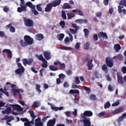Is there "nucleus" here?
Listing matches in <instances>:
<instances>
[{
    "instance_id": "obj_1",
    "label": "nucleus",
    "mask_w": 126,
    "mask_h": 126,
    "mask_svg": "<svg viewBox=\"0 0 126 126\" xmlns=\"http://www.w3.org/2000/svg\"><path fill=\"white\" fill-rule=\"evenodd\" d=\"M24 39V40H21L20 41V43L22 47H26V46H28V45H32L33 44V38L30 37V36L25 35Z\"/></svg>"
},
{
    "instance_id": "obj_2",
    "label": "nucleus",
    "mask_w": 126,
    "mask_h": 126,
    "mask_svg": "<svg viewBox=\"0 0 126 126\" xmlns=\"http://www.w3.org/2000/svg\"><path fill=\"white\" fill-rule=\"evenodd\" d=\"M61 1H62L61 0H55L51 3H49L46 5V7L45 8V11H46V12H50V11L52 10V8H53V7H56V6L60 5Z\"/></svg>"
},
{
    "instance_id": "obj_3",
    "label": "nucleus",
    "mask_w": 126,
    "mask_h": 126,
    "mask_svg": "<svg viewBox=\"0 0 126 126\" xmlns=\"http://www.w3.org/2000/svg\"><path fill=\"white\" fill-rule=\"evenodd\" d=\"M26 6H28L32 9V13L34 14V15H38L39 14V12L36 10V6L35 5H33L31 1H28L26 3Z\"/></svg>"
},
{
    "instance_id": "obj_4",
    "label": "nucleus",
    "mask_w": 126,
    "mask_h": 126,
    "mask_svg": "<svg viewBox=\"0 0 126 126\" xmlns=\"http://www.w3.org/2000/svg\"><path fill=\"white\" fill-rule=\"evenodd\" d=\"M17 65L19 68L15 70V72L16 75H20V76H21V75H22V73H24V71H25V69H24V67L22 66L20 63H18Z\"/></svg>"
},
{
    "instance_id": "obj_5",
    "label": "nucleus",
    "mask_w": 126,
    "mask_h": 126,
    "mask_svg": "<svg viewBox=\"0 0 126 126\" xmlns=\"http://www.w3.org/2000/svg\"><path fill=\"white\" fill-rule=\"evenodd\" d=\"M23 19L24 24L26 27H32V26H34V22L32 19L26 18H24Z\"/></svg>"
},
{
    "instance_id": "obj_6",
    "label": "nucleus",
    "mask_w": 126,
    "mask_h": 126,
    "mask_svg": "<svg viewBox=\"0 0 126 126\" xmlns=\"http://www.w3.org/2000/svg\"><path fill=\"white\" fill-rule=\"evenodd\" d=\"M105 63L108 67H113L114 66V60L110 57L106 58Z\"/></svg>"
},
{
    "instance_id": "obj_7",
    "label": "nucleus",
    "mask_w": 126,
    "mask_h": 126,
    "mask_svg": "<svg viewBox=\"0 0 126 126\" xmlns=\"http://www.w3.org/2000/svg\"><path fill=\"white\" fill-rule=\"evenodd\" d=\"M22 62L24 64V65H26V64H28V65H31L33 63H34V59L33 58H31L30 59H24L22 60Z\"/></svg>"
},
{
    "instance_id": "obj_8",
    "label": "nucleus",
    "mask_w": 126,
    "mask_h": 126,
    "mask_svg": "<svg viewBox=\"0 0 126 126\" xmlns=\"http://www.w3.org/2000/svg\"><path fill=\"white\" fill-rule=\"evenodd\" d=\"M92 116H93V112L89 110L85 111L83 114H81V118H87V117H92Z\"/></svg>"
},
{
    "instance_id": "obj_9",
    "label": "nucleus",
    "mask_w": 126,
    "mask_h": 126,
    "mask_svg": "<svg viewBox=\"0 0 126 126\" xmlns=\"http://www.w3.org/2000/svg\"><path fill=\"white\" fill-rule=\"evenodd\" d=\"M82 119H83L82 121L84 124L83 126H91L90 118H82Z\"/></svg>"
},
{
    "instance_id": "obj_10",
    "label": "nucleus",
    "mask_w": 126,
    "mask_h": 126,
    "mask_svg": "<svg viewBox=\"0 0 126 126\" xmlns=\"http://www.w3.org/2000/svg\"><path fill=\"white\" fill-rule=\"evenodd\" d=\"M43 56L47 61L51 60L52 59V56L51 55V52L49 51H45L43 54Z\"/></svg>"
},
{
    "instance_id": "obj_11",
    "label": "nucleus",
    "mask_w": 126,
    "mask_h": 126,
    "mask_svg": "<svg viewBox=\"0 0 126 126\" xmlns=\"http://www.w3.org/2000/svg\"><path fill=\"white\" fill-rule=\"evenodd\" d=\"M12 107L14 110H16L17 112H21V111H23V108L18 104H12Z\"/></svg>"
},
{
    "instance_id": "obj_12",
    "label": "nucleus",
    "mask_w": 126,
    "mask_h": 126,
    "mask_svg": "<svg viewBox=\"0 0 126 126\" xmlns=\"http://www.w3.org/2000/svg\"><path fill=\"white\" fill-rule=\"evenodd\" d=\"M98 38H103V39H106V40L108 39V35L106 32H100L98 33Z\"/></svg>"
},
{
    "instance_id": "obj_13",
    "label": "nucleus",
    "mask_w": 126,
    "mask_h": 126,
    "mask_svg": "<svg viewBox=\"0 0 126 126\" xmlns=\"http://www.w3.org/2000/svg\"><path fill=\"white\" fill-rule=\"evenodd\" d=\"M5 29H6V30H8V29H9V31L10 32H11V33H14V32H15V29L12 26L11 24L6 25Z\"/></svg>"
},
{
    "instance_id": "obj_14",
    "label": "nucleus",
    "mask_w": 126,
    "mask_h": 126,
    "mask_svg": "<svg viewBox=\"0 0 126 126\" xmlns=\"http://www.w3.org/2000/svg\"><path fill=\"white\" fill-rule=\"evenodd\" d=\"M3 53H7V57L8 59L12 58V52L9 49H5L2 51Z\"/></svg>"
},
{
    "instance_id": "obj_15",
    "label": "nucleus",
    "mask_w": 126,
    "mask_h": 126,
    "mask_svg": "<svg viewBox=\"0 0 126 126\" xmlns=\"http://www.w3.org/2000/svg\"><path fill=\"white\" fill-rule=\"evenodd\" d=\"M56 119L55 118L50 119L48 121L47 123V126H54L56 124Z\"/></svg>"
},
{
    "instance_id": "obj_16",
    "label": "nucleus",
    "mask_w": 126,
    "mask_h": 126,
    "mask_svg": "<svg viewBox=\"0 0 126 126\" xmlns=\"http://www.w3.org/2000/svg\"><path fill=\"white\" fill-rule=\"evenodd\" d=\"M20 7H18L17 8V11L18 12L21 13L22 11H26L27 10V6L22 5H20Z\"/></svg>"
},
{
    "instance_id": "obj_17",
    "label": "nucleus",
    "mask_w": 126,
    "mask_h": 126,
    "mask_svg": "<svg viewBox=\"0 0 126 126\" xmlns=\"http://www.w3.org/2000/svg\"><path fill=\"white\" fill-rule=\"evenodd\" d=\"M34 125H35V121L32 120L29 121V120L24 124L25 126H33Z\"/></svg>"
},
{
    "instance_id": "obj_18",
    "label": "nucleus",
    "mask_w": 126,
    "mask_h": 126,
    "mask_svg": "<svg viewBox=\"0 0 126 126\" xmlns=\"http://www.w3.org/2000/svg\"><path fill=\"white\" fill-rule=\"evenodd\" d=\"M117 81L119 84L123 85L125 83V81H124V78L120 75H117Z\"/></svg>"
},
{
    "instance_id": "obj_19",
    "label": "nucleus",
    "mask_w": 126,
    "mask_h": 126,
    "mask_svg": "<svg viewBox=\"0 0 126 126\" xmlns=\"http://www.w3.org/2000/svg\"><path fill=\"white\" fill-rule=\"evenodd\" d=\"M71 12H72L73 13H75V12H78V15H80V16H83L84 15L83 12L81 11L79 9H74L71 11Z\"/></svg>"
},
{
    "instance_id": "obj_20",
    "label": "nucleus",
    "mask_w": 126,
    "mask_h": 126,
    "mask_svg": "<svg viewBox=\"0 0 126 126\" xmlns=\"http://www.w3.org/2000/svg\"><path fill=\"white\" fill-rule=\"evenodd\" d=\"M70 94H75L74 96L77 97L79 94V90H71L69 91Z\"/></svg>"
},
{
    "instance_id": "obj_21",
    "label": "nucleus",
    "mask_w": 126,
    "mask_h": 126,
    "mask_svg": "<svg viewBox=\"0 0 126 126\" xmlns=\"http://www.w3.org/2000/svg\"><path fill=\"white\" fill-rule=\"evenodd\" d=\"M44 39V35L41 33H38L35 35V40L37 41H41Z\"/></svg>"
},
{
    "instance_id": "obj_22",
    "label": "nucleus",
    "mask_w": 126,
    "mask_h": 126,
    "mask_svg": "<svg viewBox=\"0 0 126 126\" xmlns=\"http://www.w3.org/2000/svg\"><path fill=\"white\" fill-rule=\"evenodd\" d=\"M62 8L63 9H70L72 8V7L71 5H70V4L69 3H64L63 4Z\"/></svg>"
},
{
    "instance_id": "obj_23",
    "label": "nucleus",
    "mask_w": 126,
    "mask_h": 126,
    "mask_svg": "<svg viewBox=\"0 0 126 126\" xmlns=\"http://www.w3.org/2000/svg\"><path fill=\"white\" fill-rule=\"evenodd\" d=\"M75 22L76 23H79L80 24H82L83 23H87L88 21L87 19H80L75 20Z\"/></svg>"
},
{
    "instance_id": "obj_24",
    "label": "nucleus",
    "mask_w": 126,
    "mask_h": 126,
    "mask_svg": "<svg viewBox=\"0 0 126 126\" xmlns=\"http://www.w3.org/2000/svg\"><path fill=\"white\" fill-rule=\"evenodd\" d=\"M12 91H15V92H17V93L18 94L19 99L21 100L22 99V95H21V94H20V92H22V90L12 89Z\"/></svg>"
},
{
    "instance_id": "obj_25",
    "label": "nucleus",
    "mask_w": 126,
    "mask_h": 126,
    "mask_svg": "<svg viewBox=\"0 0 126 126\" xmlns=\"http://www.w3.org/2000/svg\"><path fill=\"white\" fill-rule=\"evenodd\" d=\"M93 62V60L91 59L90 60V62L88 63L87 65H88V70H91L92 68H93V64H92V63Z\"/></svg>"
},
{
    "instance_id": "obj_26",
    "label": "nucleus",
    "mask_w": 126,
    "mask_h": 126,
    "mask_svg": "<svg viewBox=\"0 0 126 126\" xmlns=\"http://www.w3.org/2000/svg\"><path fill=\"white\" fill-rule=\"evenodd\" d=\"M122 112H124V108L123 107H119L113 111V114L116 115L117 114H120V113H122Z\"/></svg>"
},
{
    "instance_id": "obj_27",
    "label": "nucleus",
    "mask_w": 126,
    "mask_h": 126,
    "mask_svg": "<svg viewBox=\"0 0 126 126\" xmlns=\"http://www.w3.org/2000/svg\"><path fill=\"white\" fill-rule=\"evenodd\" d=\"M114 49L115 50L116 52H118L122 49V47H121V45L120 44H116L114 45Z\"/></svg>"
},
{
    "instance_id": "obj_28",
    "label": "nucleus",
    "mask_w": 126,
    "mask_h": 126,
    "mask_svg": "<svg viewBox=\"0 0 126 126\" xmlns=\"http://www.w3.org/2000/svg\"><path fill=\"white\" fill-rule=\"evenodd\" d=\"M2 113L3 114H7V115H9L11 113V108L10 107H7L6 110H3Z\"/></svg>"
},
{
    "instance_id": "obj_29",
    "label": "nucleus",
    "mask_w": 126,
    "mask_h": 126,
    "mask_svg": "<svg viewBox=\"0 0 126 126\" xmlns=\"http://www.w3.org/2000/svg\"><path fill=\"white\" fill-rule=\"evenodd\" d=\"M36 58H37V59L38 60H39V61H41L42 62H43V61H45V58H44V57H43V55L42 54H40L39 55H38V54H36L35 55Z\"/></svg>"
},
{
    "instance_id": "obj_30",
    "label": "nucleus",
    "mask_w": 126,
    "mask_h": 126,
    "mask_svg": "<svg viewBox=\"0 0 126 126\" xmlns=\"http://www.w3.org/2000/svg\"><path fill=\"white\" fill-rule=\"evenodd\" d=\"M42 63L41 64L42 67H44V68H47L48 67V62L46 61V60L42 61Z\"/></svg>"
},
{
    "instance_id": "obj_31",
    "label": "nucleus",
    "mask_w": 126,
    "mask_h": 126,
    "mask_svg": "<svg viewBox=\"0 0 126 126\" xmlns=\"http://www.w3.org/2000/svg\"><path fill=\"white\" fill-rule=\"evenodd\" d=\"M29 114L31 115V117L32 118V121H34L36 116H35V114H34V111H29Z\"/></svg>"
},
{
    "instance_id": "obj_32",
    "label": "nucleus",
    "mask_w": 126,
    "mask_h": 126,
    "mask_svg": "<svg viewBox=\"0 0 126 126\" xmlns=\"http://www.w3.org/2000/svg\"><path fill=\"white\" fill-rule=\"evenodd\" d=\"M40 88H41V85H38V84H36V85H35V89H36V91L38 92L39 94H40V93H42V91L40 89Z\"/></svg>"
},
{
    "instance_id": "obj_33",
    "label": "nucleus",
    "mask_w": 126,
    "mask_h": 126,
    "mask_svg": "<svg viewBox=\"0 0 126 126\" xmlns=\"http://www.w3.org/2000/svg\"><path fill=\"white\" fill-rule=\"evenodd\" d=\"M89 48H90V43L89 42H87L84 44L83 48L85 50H89Z\"/></svg>"
},
{
    "instance_id": "obj_34",
    "label": "nucleus",
    "mask_w": 126,
    "mask_h": 126,
    "mask_svg": "<svg viewBox=\"0 0 126 126\" xmlns=\"http://www.w3.org/2000/svg\"><path fill=\"white\" fill-rule=\"evenodd\" d=\"M119 5L121 6H125L126 7V0H121L119 3Z\"/></svg>"
},
{
    "instance_id": "obj_35",
    "label": "nucleus",
    "mask_w": 126,
    "mask_h": 126,
    "mask_svg": "<svg viewBox=\"0 0 126 126\" xmlns=\"http://www.w3.org/2000/svg\"><path fill=\"white\" fill-rule=\"evenodd\" d=\"M7 120L6 121L7 125H8V126H11V124H10L9 123H10L11 121H13V120H14V118L10 116V118Z\"/></svg>"
},
{
    "instance_id": "obj_36",
    "label": "nucleus",
    "mask_w": 126,
    "mask_h": 126,
    "mask_svg": "<svg viewBox=\"0 0 126 126\" xmlns=\"http://www.w3.org/2000/svg\"><path fill=\"white\" fill-rule=\"evenodd\" d=\"M49 68L50 70H52V71H56V70H58V67L54 66V65H50L49 66Z\"/></svg>"
},
{
    "instance_id": "obj_37",
    "label": "nucleus",
    "mask_w": 126,
    "mask_h": 126,
    "mask_svg": "<svg viewBox=\"0 0 126 126\" xmlns=\"http://www.w3.org/2000/svg\"><path fill=\"white\" fill-rule=\"evenodd\" d=\"M39 106V103H38V102L37 101H34L32 104V108H34L35 109V108H38Z\"/></svg>"
},
{
    "instance_id": "obj_38",
    "label": "nucleus",
    "mask_w": 126,
    "mask_h": 126,
    "mask_svg": "<svg viewBox=\"0 0 126 126\" xmlns=\"http://www.w3.org/2000/svg\"><path fill=\"white\" fill-rule=\"evenodd\" d=\"M68 19H71L72 18H73L74 16H75V15L73 13H69L67 14Z\"/></svg>"
},
{
    "instance_id": "obj_39",
    "label": "nucleus",
    "mask_w": 126,
    "mask_h": 126,
    "mask_svg": "<svg viewBox=\"0 0 126 126\" xmlns=\"http://www.w3.org/2000/svg\"><path fill=\"white\" fill-rule=\"evenodd\" d=\"M42 4H38L36 5V9L37 11H39L40 12H42V7H41Z\"/></svg>"
},
{
    "instance_id": "obj_40",
    "label": "nucleus",
    "mask_w": 126,
    "mask_h": 126,
    "mask_svg": "<svg viewBox=\"0 0 126 126\" xmlns=\"http://www.w3.org/2000/svg\"><path fill=\"white\" fill-rule=\"evenodd\" d=\"M75 84H80V80H79V77L78 76H76L75 77Z\"/></svg>"
},
{
    "instance_id": "obj_41",
    "label": "nucleus",
    "mask_w": 126,
    "mask_h": 126,
    "mask_svg": "<svg viewBox=\"0 0 126 126\" xmlns=\"http://www.w3.org/2000/svg\"><path fill=\"white\" fill-rule=\"evenodd\" d=\"M64 37V34L63 33H61L58 35V40L60 41H62Z\"/></svg>"
},
{
    "instance_id": "obj_42",
    "label": "nucleus",
    "mask_w": 126,
    "mask_h": 126,
    "mask_svg": "<svg viewBox=\"0 0 126 126\" xmlns=\"http://www.w3.org/2000/svg\"><path fill=\"white\" fill-rule=\"evenodd\" d=\"M62 17L63 19L65 20V19H66V14H65V11H62Z\"/></svg>"
},
{
    "instance_id": "obj_43",
    "label": "nucleus",
    "mask_w": 126,
    "mask_h": 126,
    "mask_svg": "<svg viewBox=\"0 0 126 126\" xmlns=\"http://www.w3.org/2000/svg\"><path fill=\"white\" fill-rule=\"evenodd\" d=\"M110 107H111V104L109 102L107 101L104 104V109H108V108H110Z\"/></svg>"
},
{
    "instance_id": "obj_44",
    "label": "nucleus",
    "mask_w": 126,
    "mask_h": 126,
    "mask_svg": "<svg viewBox=\"0 0 126 126\" xmlns=\"http://www.w3.org/2000/svg\"><path fill=\"white\" fill-rule=\"evenodd\" d=\"M83 89L84 90H86V91H87V93L88 94H89V93H90L91 91V90L90 89V88L85 86H83Z\"/></svg>"
},
{
    "instance_id": "obj_45",
    "label": "nucleus",
    "mask_w": 126,
    "mask_h": 126,
    "mask_svg": "<svg viewBox=\"0 0 126 126\" xmlns=\"http://www.w3.org/2000/svg\"><path fill=\"white\" fill-rule=\"evenodd\" d=\"M84 32L85 33V37H88V35H89V31L87 29H85L84 30Z\"/></svg>"
},
{
    "instance_id": "obj_46",
    "label": "nucleus",
    "mask_w": 126,
    "mask_h": 126,
    "mask_svg": "<svg viewBox=\"0 0 126 126\" xmlns=\"http://www.w3.org/2000/svg\"><path fill=\"white\" fill-rule=\"evenodd\" d=\"M60 49H61V50H66V51H67L68 50H71V48L66 47V46H61L60 47Z\"/></svg>"
},
{
    "instance_id": "obj_47",
    "label": "nucleus",
    "mask_w": 126,
    "mask_h": 126,
    "mask_svg": "<svg viewBox=\"0 0 126 126\" xmlns=\"http://www.w3.org/2000/svg\"><path fill=\"white\" fill-rule=\"evenodd\" d=\"M102 70H103L104 71H105V72H107V69H108V67H107V65H106V64H104L102 66Z\"/></svg>"
},
{
    "instance_id": "obj_48",
    "label": "nucleus",
    "mask_w": 126,
    "mask_h": 126,
    "mask_svg": "<svg viewBox=\"0 0 126 126\" xmlns=\"http://www.w3.org/2000/svg\"><path fill=\"white\" fill-rule=\"evenodd\" d=\"M59 79L63 80V79H64V78H65L66 77V76H65V75H64L63 73H61L59 75Z\"/></svg>"
},
{
    "instance_id": "obj_49",
    "label": "nucleus",
    "mask_w": 126,
    "mask_h": 126,
    "mask_svg": "<svg viewBox=\"0 0 126 126\" xmlns=\"http://www.w3.org/2000/svg\"><path fill=\"white\" fill-rule=\"evenodd\" d=\"M59 24L60 26H61L62 28H64V26H65V22H64V21H61Z\"/></svg>"
},
{
    "instance_id": "obj_50",
    "label": "nucleus",
    "mask_w": 126,
    "mask_h": 126,
    "mask_svg": "<svg viewBox=\"0 0 126 126\" xmlns=\"http://www.w3.org/2000/svg\"><path fill=\"white\" fill-rule=\"evenodd\" d=\"M90 98L91 100H93V101H95L97 98L96 97V95L94 94H92L90 95Z\"/></svg>"
},
{
    "instance_id": "obj_51",
    "label": "nucleus",
    "mask_w": 126,
    "mask_h": 126,
    "mask_svg": "<svg viewBox=\"0 0 126 126\" xmlns=\"http://www.w3.org/2000/svg\"><path fill=\"white\" fill-rule=\"evenodd\" d=\"M69 31H70L71 34H76L77 33V30L73 29H69Z\"/></svg>"
},
{
    "instance_id": "obj_52",
    "label": "nucleus",
    "mask_w": 126,
    "mask_h": 126,
    "mask_svg": "<svg viewBox=\"0 0 126 126\" xmlns=\"http://www.w3.org/2000/svg\"><path fill=\"white\" fill-rule=\"evenodd\" d=\"M59 65H60L61 69H64L65 68V64L64 63H60V64H59Z\"/></svg>"
},
{
    "instance_id": "obj_53",
    "label": "nucleus",
    "mask_w": 126,
    "mask_h": 126,
    "mask_svg": "<svg viewBox=\"0 0 126 126\" xmlns=\"http://www.w3.org/2000/svg\"><path fill=\"white\" fill-rule=\"evenodd\" d=\"M121 71L124 74L126 73V66H123L121 68Z\"/></svg>"
},
{
    "instance_id": "obj_54",
    "label": "nucleus",
    "mask_w": 126,
    "mask_h": 126,
    "mask_svg": "<svg viewBox=\"0 0 126 126\" xmlns=\"http://www.w3.org/2000/svg\"><path fill=\"white\" fill-rule=\"evenodd\" d=\"M124 119H125L124 117H123V115H122L118 119V123H121V122H123V121H124Z\"/></svg>"
},
{
    "instance_id": "obj_55",
    "label": "nucleus",
    "mask_w": 126,
    "mask_h": 126,
    "mask_svg": "<svg viewBox=\"0 0 126 126\" xmlns=\"http://www.w3.org/2000/svg\"><path fill=\"white\" fill-rule=\"evenodd\" d=\"M122 8H124V6L120 5L118 6V12H119V13H122V12H123Z\"/></svg>"
},
{
    "instance_id": "obj_56",
    "label": "nucleus",
    "mask_w": 126,
    "mask_h": 126,
    "mask_svg": "<svg viewBox=\"0 0 126 126\" xmlns=\"http://www.w3.org/2000/svg\"><path fill=\"white\" fill-rule=\"evenodd\" d=\"M80 48V43L77 42L75 46V49H76V50H77V49H79Z\"/></svg>"
},
{
    "instance_id": "obj_57",
    "label": "nucleus",
    "mask_w": 126,
    "mask_h": 126,
    "mask_svg": "<svg viewBox=\"0 0 126 126\" xmlns=\"http://www.w3.org/2000/svg\"><path fill=\"white\" fill-rule=\"evenodd\" d=\"M120 105V101H116L112 104L113 107H116L117 106H119Z\"/></svg>"
},
{
    "instance_id": "obj_58",
    "label": "nucleus",
    "mask_w": 126,
    "mask_h": 126,
    "mask_svg": "<svg viewBox=\"0 0 126 126\" xmlns=\"http://www.w3.org/2000/svg\"><path fill=\"white\" fill-rule=\"evenodd\" d=\"M98 117L101 118V117H104L105 116V112H101L97 114Z\"/></svg>"
},
{
    "instance_id": "obj_59",
    "label": "nucleus",
    "mask_w": 126,
    "mask_h": 126,
    "mask_svg": "<svg viewBox=\"0 0 126 126\" xmlns=\"http://www.w3.org/2000/svg\"><path fill=\"white\" fill-rule=\"evenodd\" d=\"M95 16H96V17H101V16H102V12H96L95 13Z\"/></svg>"
},
{
    "instance_id": "obj_60",
    "label": "nucleus",
    "mask_w": 126,
    "mask_h": 126,
    "mask_svg": "<svg viewBox=\"0 0 126 126\" xmlns=\"http://www.w3.org/2000/svg\"><path fill=\"white\" fill-rule=\"evenodd\" d=\"M8 119H10V116H8V115H5L4 118H2V121H5V120H8Z\"/></svg>"
},
{
    "instance_id": "obj_61",
    "label": "nucleus",
    "mask_w": 126,
    "mask_h": 126,
    "mask_svg": "<svg viewBox=\"0 0 126 126\" xmlns=\"http://www.w3.org/2000/svg\"><path fill=\"white\" fill-rule=\"evenodd\" d=\"M3 11H4V12H7L8 11H9V8H8V7H7V6H5L3 7Z\"/></svg>"
},
{
    "instance_id": "obj_62",
    "label": "nucleus",
    "mask_w": 126,
    "mask_h": 126,
    "mask_svg": "<svg viewBox=\"0 0 126 126\" xmlns=\"http://www.w3.org/2000/svg\"><path fill=\"white\" fill-rule=\"evenodd\" d=\"M20 120L23 123H26L29 120L27 118H21Z\"/></svg>"
},
{
    "instance_id": "obj_63",
    "label": "nucleus",
    "mask_w": 126,
    "mask_h": 126,
    "mask_svg": "<svg viewBox=\"0 0 126 126\" xmlns=\"http://www.w3.org/2000/svg\"><path fill=\"white\" fill-rule=\"evenodd\" d=\"M63 87L65 88H67L68 87H69V85H68V83L67 82H65L63 84Z\"/></svg>"
},
{
    "instance_id": "obj_64",
    "label": "nucleus",
    "mask_w": 126,
    "mask_h": 126,
    "mask_svg": "<svg viewBox=\"0 0 126 126\" xmlns=\"http://www.w3.org/2000/svg\"><path fill=\"white\" fill-rule=\"evenodd\" d=\"M108 89L109 91H110V92L114 91V89L113 88V87H112V86H111V85H109L108 86Z\"/></svg>"
}]
</instances>
